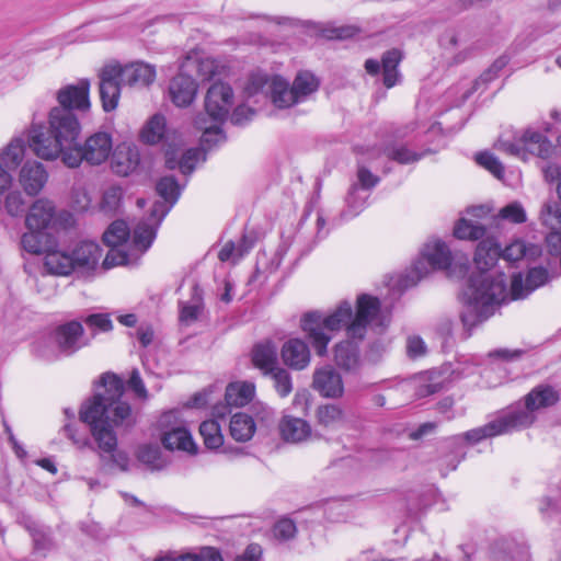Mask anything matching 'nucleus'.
Returning <instances> with one entry per match:
<instances>
[{"label":"nucleus","mask_w":561,"mask_h":561,"mask_svg":"<svg viewBox=\"0 0 561 561\" xmlns=\"http://www.w3.org/2000/svg\"><path fill=\"white\" fill-rule=\"evenodd\" d=\"M539 254L538 245H527L522 240L513 241L503 252L494 238L488 237L479 242L474 254V264L479 274L469 278L463 294L466 305L461 312V321L468 331L491 317L495 308L506 300L505 276L492 271L500 255L508 262H516L523 257H536Z\"/></svg>","instance_id":"nucleus-1"},{"label":"nucleus","mask_w":561,"mask_h":561,"mask_svg":"<svg viewBox=\"0 0 561 561\" xmlns=\"http://www.w3.org/2000/svg\"><path fill=\"white\" fill-rule=\"evenodd\" d=\"M123 393L122 379L114 374H104L100 389L80 410V420L89 425L99 449L106 454H113L117 447L113 426L130 428L136 424L129 403L122 401Z\"/></svg>","instance_id":"nucleus-2"},{"label":"nucleus","mask_w":561,"mask_h":561,"mask_svg":"<svg viewBox=\"0 0 561 561\" xmlns=\"http://www.w3.org/2000/svg\"><path fill=\"white\" fill-rule=\"evenodd\" d=\"M81 126L77 116L66 107H54L49 112L48 127L33 125L27 135L32 151L41 159L54 161L65 157L78 142Z\"/></svg>","instance_id":"nucleus-3"},{"label":"nucleus","mask_w":561,"mask_h":561,"mask_svg":"<svg viewBox=\"0 0 561 561\" xmlns=\"http://www.w3.org/2000/svg\"><path fill=\"white\" fill-rule=\"evenodd\" d=\"M354 318L353 307L348 301H342L331 313L324 316L313 311L306 313L301 319V330L318 356H324L332 333L346 329Z\"/></svg>","instance_id":"nucleus-4"},{"label":"nucleus","mask_w":561,"mask_h":561,"mask_svg":"<svg viewBox=\"0 0 561 561\" xmlns=\"http://www.w3.org/2000/svg\"><path fill=\"white\" fill-rule=\"evenodd\" d=\"M232 103L233 92L229 84L217 81L210 85L205 98V111L211 123L208 125L204 117L195 121L196 127L203 130V147L210 148L225 139L220 124L227 118Z\"/></svg>","instance_id":"nucleus-5"},{"label":"nucleus","mask_w":561,"mask_h":561,"mask_svg":"<svg viewBox=\"0 0 561 561\" xmlns=\"http://www.w3.org/2000/svg\"><path fill=\"white\" fill-rule=\"evenodd\" d=\"M348 327V337L363 340L367 328L381 333L390 323V311L381 308L377 297L360 294L356 299V311Z\"/></svg>","instance_id":"nucleus-6"},{"label":"nucleus","mask_w":561,"mask_h":561,"mask_svg":"<svg viewBox=\"0 0 561 561\" xmlns=\"http://www.w3.org/2000/svg\"><path fill=\"white\" fill-rule=\"evenodd\" d=\"M495 148L524 161L534 157L548 159L553 152V146L548 137L531 128L516 134L512 141L500 138L495 142Z\"/></svg>","instance_id":"nucleus-7"},{"label":"nucleus","mask_w":561,"mask_h":561,"mask_svg":"<svg viewBox=\"0 0 561 561\" xmlns=\"http://www.w3.org/2000/svg\"><path fill=\"white\" fill-rule=\"evenodd\" d=\"M154 238V227L147 221H140L133 232L131 250L126 252L119 247H111L102 263L103 268L108 270L117 265L137 264L140 256L151 247Z\"/></svg>","instance_id":"nucleus-8"},{"label":"nucleus","mask_w":561,"mask_h":561,"mask_svg":"<svg viewBox=\"0 0 561 561\" xmlns=\"http://www.w3.org/2000/svg\"><path fill=\"white\" fill-rule=\"evenodd\" d=\"M112 150L111 135L105 131H98L89 136L83 145L77 142L65 157L64 164L68 168H78L85 161L91 165H100L107 160Z\"/></svg>","instance_id":"nucleus-9"},{"label":"nucleus","mask_w":561,"mask_h":561,"mask_svg":"<svg viewBox=\"0 0 561 561\" xmlns=\"http://www.w3.org/2000/svg\"><path fill=\"white\" fill-rule=\"evenodd\" d=\"M558 400L559 394L552 387L540 385L525 397L524 408H515L506 413L515 431L522 430L535 422L537 411L556 404Z\"/></svg>","instance_id":"nucleus-10"},{"label":"nucleus","mask_w":561,"mask_h":561,"mask_svg":"<svg viewBox=\"0 0 561 561\" xmlns=\"http://www.w3.org/2000/svg\"><path fill=\"white\" fill-rule=\"evenodd\" d=\"M423 256L430 261L435 270H447L450 277L461 278L469 268L467 256H451V252L445 242L440 240L428 241L423 250Z\"/></svg>","instance_id":"nucleus-11"},{"label":"nucleus","mask_w":561,"mask_h":561,"mask_svg":"<svg viewBox=\"0 0 561 561\" xmlns=\"http://www.w3.org/2000/svg\"><path fill=\"white\" fill-rule=\"evenodd\" d=\"M174 417L175 413L171 411L164 413L160 419V424L163 427L161 436L163 447L168 450H182L194 454L197 447L184 423L175 422L173 426H170Z\"/></svg>","instance_id":"nucleus-12"},{"label":"nucleus","mask_w":561,"mask_h":561,"mask_svg":"<svg viewBox=\"0 0 561 561\" xmlns=\"http://www.w3.org/2000/svg\"><path fill=\"white\" fill-rule=\"evenodd\" d=\"M99 77V90L103 110L111 112L117 107L121 96V84L123 82L119 77V65L112 64L104 66Z\"/></svg>","instance_id":"nucleus-13"},{"label":"nucleus","mask_w":561,"mask_h":561,"mask_svg":"<svg viewBox=\"0 0 561 561\" xmlns=\"http://www.w3.org/2000/svg\"><path fill=\"white\" fill-rule=\"evenodd\" d=\"M157 192L164 202L154 203L150 217L146 220L149 225L154 227L156 231L164 216L178 201L180 196V186L173 176H164L158 182Z\"/></svg>","instance_id":"nucleus-14"},{"label":"nucleus","mask_w":561,"mask_h":561,"mask_svg":"<svg viewBox=\"0 0 561 561\" xmlns=\"http://www.w3.org/2000/svg\"><path fill=\"white\" fill-rule=\"evenodd\" d=\"M439 45L451 65L465 62L472 54V46L465 32L446 31L439 38Z\"/></svg>","instance_id":"nucleus-15"},{"label":"nucleus","mask_w":561,"mask_h":561,"mask_svg":"<svg viewBox=\"0 0 561 561\" xmlns=\"http://www.w3.org/2000/svg\"><path fill=\"white\" fill-rule=\"evenodd\" d=\"M82 324L78 321H70L58 327L50 339L59 353L71 355L85 345L82 341Z\"/></svg>","instance_id":"nucleus-16"},{"label":"nucleus","mask_w":561,"mask_h":561,"mask_svg":"<svg viewBox=\"0 0 561 561\" xmlns=\"http://www.w3.org/2000/svg\"><path fill=\"white\" fill-rule=\"evenodd\" d=\"M56 206L51 199L37 198L28 207L25 216V227L27 229H49L56 221Z\"/></svg>","instance_id":"nucleus-17"},{"label":"nucleus","mask_w":561,"mask_h":561,"mask_svg":"<svg viewBox=\"0 0 561 561\" xmlns=\"http://www.w3.org/2000/svg\"><path fill=\"white\" fill-rule=\"evenodd\" d=\"M48 181V172L37 161H27L19 172V183L26 195L36 196L45 187Z\"/></svg>","instance_id":"nucleus-18"},{"label":"nucleus","mask_w":561,"mask_h":561,"mask_svg":"<svg viewBox=\"0 0 561 561\" xmlns=\"http://www.w3.org/2000/svg\"><path fill=\"white\" fill-rule=\"evenodd\" d=\"M90 82L85 79L80 80L77 84H69L61 88L57 92V100L60 104L59 107L78 111H88L90 107L89 101Z\"/></svg>","instance_id":"nucleus-19"},{"label":"nucleus","mask_w":561,"mask_h":561,"mask_svg":"<svg viewBox=\"0 0 561 561\" xmlns=\"http://www.w3.org/2000/svg\"><path fill=\"white\" fill-rule=\"evenodd\" d=\"M549 279L548 271L543 267L530 268L525 284L520 273L512 277L510 296L511 299H523L527 297L536 288L545 285Z\"/></svg>","instance_id":"nucleus-20"},{"label":"nucleus","mask_w":561,"mask_h":561,"mask_svg":"<svg viewBox=\"0 0 561 561\" xmlns=\"http://www.w3.org/2000/svg\"><path fill=\"white\" fill-rule=\"evenodd\" d=\"M197 93V83L187 71L175 76L169 85V94L172 102L180 107L188 106Z\"/></svg>","instance_id":"nucleus-21"},{"label":"nucleus","mask_w":561,"mask_h":561,"mask_svg":"<svg viewBox=\"0 0 561 561\" xmlns=\"http://www.w3.org/2000/svg\"><path fill=\"white\" fill-rule=\"evenodd\" d=\"M312 387L325 398H340L344 392L340 374L330 366L319 368L314 371Z\"/></svg>","instance_id":"nucleus-22"},{"label":"nucleus","mask_w":561,"mask_h":561,"mask_svg":"<svg viewBox=\"0 0 561 561\" xmlns=\"http://www.w3.org/2000/svg\"><path fill=\"white\" fill-rule=\"evenodd\" d=\"M181 69L191 76L194 72L201 80H211L224 71V67L216 59L202 57L197 53L188 54L181 65Z\"/></svg>","instance_id":"nucleus-23"},{"label":"nucleus","mask_w":561,"mask_h":561,"mask_svg":"<svg viewBox=\"0 0 561 561\" xmlns=\"http://www.w3.org/2000/svg\"><path fill=\"white\" fill-rule=\"evenodd\" d=\"M278 428L280 437L291 444L307 442L312 435L311 425L306 420L288 414L282 416Z\"/></svg>","instance_id":"nucleus-24"},{"label":"nucleus","mask_w":561,"mask_h":561,"mask_svg":"<svg viewBox=\"0 0 561 561\" xmlns=\"http://www.w3.org/2000/svg\"><path fill=\"white\" fill-rule=\"evenodd\" d=\"M512 431H515V428L513 427V424L507 413H505L502 416L497 417L496 420L489 422L483 426L470 430L462 434L461 436H458L457 438H463L469 444H477L482 439L501 434H506Z\"/></svg>","instance_id":"nucleus-25"},{"label":"nucleus","mask_w":561,"mask_h":561,"mask_svg":"<svg viewBox=\"0 0 561 561\" xmlns=\"http://www.w3.org/2000/svg\"><path fill=\"white\" fill-rule=\"evenodd\" d=\"M140 156L137 147L122 144L113 152L111 167L121 176L131 174L139 165Z\"/></svg>","instance_id":"nucleus-26"},{"label":"nucleus","mask_w":561,"mask_h":561,"mask_svg":"<svg viewBox=\"0 0 561 561\" xmlns=\"http://www.w3.org/2000/svg\"><path fill=\"white\" fill-rule=\"evenodd\" d=\"M283 362L293 369H305L311 359L308 345L300 339H290L280 350Z\"/></svg>","instance_id":"nucleus-27"},{"label":"nucleus","mask_w":561,"mask_h":561,"mask_svg":"<svg viewBox=\"0 0 561 561\" xmlns=\"http://www.w3.org/2000/svg\"><path fill=\"white\" fill-rule=\"evenodd\" d=\"M119 77L124 84L129 87H147L156 79V70L152 66L144 62H135L122 67L119 65Z\"/></svg>","instance_id":"nucleus-28"},{"label":"nucleus","mask_w":561,"mask_h":561,"mask_svg":"<svg viewBox=\"0 0 561 561\" xmlns=\"http://www.w3.org/2000/svg\"><path fill=\"white\" fill-rule=\"evenodd\" d=\"M44 266L54 275H69L76 270L71 252L53 245L45 250Z\"/></svg>","instance_id":"nucleus-29"},{"label":"nucleus","mask_w":561,"mask_h":561,"mask_svg":"<svg viewBox=\"0 0 561 561\" xmlns=\"http://www.w3.org/2000/svg\"><path fill=\"white\" fill-rule=\"evenodd\" d=\"M75 267L90 271L96 267L102 250L98 243L93 241H81L71 251Z\"/></svg>","instance_id":"nucleus-30"},{"label":"nucleus","mask_w":561,"mask_h":561,"mask_svg":"<svg viewBox=\"0 0 561 561\" xmlns=\"http://www.w3.org/2000/svg\"><path fill=\"white\" fill-rule=\"evenodd\" d=\"M253 365L264 375L271 373L277 365V348L271 341L256 344L252 351Z\"/></svg>","instance_id":"nucleus-31"},{"label":"nucleus","mask_w":561,"mask_h":561,"mask_svg":"<svg viewBox=\"0 0 561 561\" xmlns=\"http://www.w3.org/2000/svg\"><path fill=\"white\" fill-rule=\"evenodd\" d=\"M204 149L201 148H192L186 150L181 159L178 161L174 151H167L165 153V164L169 169L173 170L175 168H180L183 174H190L193 172L195 164L199 161L205 160Z\"/></svg>","instance_id":"nucleus-32"},{"label":"nucleus","mask_w":561,"mask_h":561,"mask_svg":"<svg viewBox=\"0 0 561 561\" xmlns=\"http://www.w3.org/2000/svg\"><path fill=\"white\" fill-rule=\"evenodd\" d=\"M255 386L249 381L231 382L226 388L225 400L228 405L243 407L254 397Z\"/></svg>","instance_id":"nucleus-33"},{"label":"nucleus","mask_w":561,"mask_h":561,"mask_svg":"<svg viewBox=\"0 0 561 561\" xmlns=\"http://www.w3.org/2000/svg\"><path fill=\"white\" fill-rule=\"evenodd\" d=\"M319 88V80L316 76L309 71L299 72L291 85V91L286 93L290 94V98L296 96L298 103L306 100V98L314 93Z\"/></svg>","instance_id":"nucleus-34"},{"label":"nucleus","mask_w":561,"mask_h":561,"mask_svg":"<svg viewBox=\"0 0 561 561\" xmlns=\"http://www.w3.org/2000/svg\"><path fill=\"white\" fill-rule=\"evenodd\" d=\"M230 435L237 442L250 440L256 430L253 419L245 413L234 414L229 424Z\"/></svg>","instance_id":"nucleus-35"},{"label":"nucleus","mask_w":561,"mask_h":561,"mask_svg":"<svg viewBox=\"0 0 561 561\" xmlns=\"http://www.w3.org/2000/svg\"><path fill=\"white\" fill-rule=\"evenodd\" d=\"M445 378L437 371H427L417 376L414 380L415 394L424 398L440 391L444 387Z\"/></svg>","instance_id":"nucleus-36"},{"label":"nucleus","mask_w":561,"mask_h":561,"mask_svg":"<svg viewBox=\"0 0 561 561\" xmlns=\"http://www.w3.org/2000/svg\"><path fill=\"white\" fill-rule=\"evenodd\" d=\"M318 425L324 428H334L345 420V413L341 407L333 403L321 404L314 413Z\"/></svg>","instance_id":"nucleus-37"},{"label":"nucleus","mask_w":561,"mask_h":561,"mask_svg":"<svg viewBox=\"0 0 561 561\" xmlns=\"http://www.w3.org/2000/svg\"><path fill=\"white\" fill-rule=\"evenodd\" d=\"M486 229L479 221L461 217L454 227V236L460 240H483Z\"/></svg>","instance_id":"nucleus-38"},{"label":"nucleus","mask_w":561,"mask_h":561,"mask_svg":"<svg viewBox=\"0 0 561 561\" xmlns=\"http://www.w3.org/2000/svg\"><path fill=\"white\" fill-rule=\"evenodd\" d=\"M402 55L398 49H391L382 55V72H383V84L390 89L394 87L400 80V73L398 66L401 61Z\"/></svg>","instance_id":"nucleus-39"},{"label":"nucleus","mask_w":561,"mask_h":561,"mask_svg":"<svg viewBox=\"0 0 561 561\" xmlns=\"http://www.w3.org/2000/svg\"><path fill=\"white\" fill-rule=\"evenodd\" d=\"M25 151L24 139L16 137L0 153V164L7 169H15L23 160Z\"/></svg>","instance_id":"nucleus-40"},{"label":"nucleus","mask_w":561,"mask_h":561,"mask_svg":"<svg viewBox=\"0 0 561 561\" xmlns=\"http://www.w3.org/2000/svg\"><path fill=\"white\" fill-rule=\"evenodd\" d=\"M334 359L341 368L346 370L355 369L358 365V352L350 341H343L334 347Z\"/></svg>","instance_id":"nucleus-41"},{"label":"nucleus","mask_w":561,"mask_h":561,"mask_svg":"<svg viewBox=\"0 0 561 561\" xmlns=\"http://www.w3.org/2000/svg\"><path fill=\"white\" fill-rule=\"evenodd\" d=\"M271 99L273 104L278 108H287L297 104L296 96L290 98L287 91H291V87L282 78L275 77L270 84Z\"/></svg>","instance_id":"nucleus-42"},{"label":"nucleus","mask_w":561,"mask_h":561,"mask_svg":"<svg viewBox=\"0 0 561 561\" xmlns=\"http://www.w3.org/2000/svg\"><path fill=\"white\" fill-rule=\"evenodd\" d=\"M136 457L140 462L150 467L152 470H161L167 466V462L161 457V451L158 445H140L137 448Z\"/></svg>","instance_id":"nucleus-43"},{"label":"nucleus","mask_w":561,"mask_h":561,"mask_svg":"<svg viewBox=\"0 0 561 561\" xmlns=\"http://www.w3.org/2000/svg\"><path fill=\"white\" fill-rule=\"evenodd\" d=\"M165 133V118L162 115H153L141 130V138L147 144H158Z\"/></svg>","instance_id":"nucleus-44"},{"label":"nucleus","mask_w":561,"mask_h":561,"mask_svg":"<svg viewBox=\"0 0 561 561\" xmlns=\"http://www.w3.org/2000/svg\"><path fill=\"white\" fill-rule=\"evenodd\" d=\"M44 230L41 229H27L21 236V248L30 254H44L48 245L44 244Z\"/></svg>","instance_id":"nucleus-45"},{"label":"nucleus","mask_w":561,"mask_h":561,"mask_svg":"<svg viewBox=\"0 0 561 561\" xmlns=\"http://www.w3.org/2000/svg\"><path fill=\"white\" fill-rule=\"evenodd\" d=\"M199 433L207 448L215 449L220 447L224 443L220 426L215 420L204 421L199 425Z\"/></svg>","instance_id":"nucleus-46"},{"label":"nucleus","mask_w":561,"mask_h":561,"mask_svg":"<svg viewBox=\"0 0 561 561\" xmlns=\"http://www.w3.org/2000/svg\"><path fill=\"white\" fill-rule=\"evenodd\" d=\"M129 237V228L124 220H116L103 233V241L108 247H119Z\"/></svg>","instance_id":"nucleus-47"},{"label":"nucleus","mask_w":561,"mask_h":561,"mask_svg":"<svg viewBox=\"0 0 561 561\" xmlns=\"http://www.w3.org/2000/svg\"><path fill=\"white\" fill-rule=\"evenodd\" d=\"M123 191L119 186L106 188L100 202V210L105 215H115L122 205Z\"/></svg>","instance_id":"nucleus-48"},{"label":"nucleus","mask_w":561,"mask_h":561,"mask_svg":"<svg viewBox=\"0 0 561 561\" xmlns=\"http://www.w3.org/2000/svg\"><path fill=\"white\" fill-rule=\"evenodd\" d=\"M252 247V242L248 241L247 237H242L238 244L228 241L219 251L218 257L221 262L229 260L237 261L241 259Z\"/></svg>","instance_id":"nucleus-49"},{"label":"nucleus","mask_w":561,"mask_h":561,"mask_svg":"<svg viewBox=\"0 0 561 561\" xmlns=\"http://www.w3.org/2000/svg\"><path fill=\"white\" fill-rule=\"evenodd\" d=\"M267 375L274 380V387L280 397L285 398L293 391L291 377L286 369L282 367L274 368Z\"/></svg>","instance_id":"nucleus-50"},{"label":"nucleus","mask_w":561,"mask_h":561,"mask_svg":"<svg viewBox=\"0 0 561 561\" xmlns=\"http://www.w3.org/2000/svg\"><path fill=\"white\" fill-rule=\"evenodd\" d=\"M540 220L547 227L556 229L561 225V205L557 202H547L540 211Z\"/></svg>","instance_id":"nucleus-51"},{"label":"nucleus","mask_w":561,"mask_h":561,"mask_svg":"<svg viewBox=\"0 0 561 561\" xmlns=\"http://www.w3.org/2000/svg\"><path fill=\"white\" fill-rule=\"evenodd\" d=\"M367 198L368 194L360 193L357 187V184H353L346 197L348 215H358L365 208Z\"/></svg>","instance_id":"nucleus-52"},{"label":"nucleus","mask_w":561,"mask_h":561,"mask_svg":"<svg viewBox=\"0 0 561 561\" xmlns=\"http://www.w3.org/2000/svg\"><path fill=\"white\" fill-rule=\"evenodd\" d=\"M433 271L436 270L432 267L430 261L426 260L421 253L420 257L413 263L411 270L409 271L407 278L411 285H415L417 282L430 275Z\"/></svg>","instance_id":"nucleus-53"},{"label":"nucleus","mask_w":561,"mask_h":561,"mask_svg":"<svg viewBox=\"0 0 561 561\" xmlns=\"http://www.w3.org/2000/svg\"><path fill=\"white\" fill-rule=\"evenodd\" d=\"M387 158L401 164L412 163L421 159L423 154L411 151L404 146L388 148L383 151Z\"/></svg>","instance_id":"nucleus-54"},{"label":"nucleus","mask_w":561,"mask_h":561,"mask_svg":"<svg viewBox=\"0 0 561 561\" xmlns=\"http://www.w3.org/2000/svg\"><path fill=\"white\" fill-rule=\"evenodd\" d=\"M499 217L513 224H523L527 220L526 211L518 202H513L501 208Z\"/></svg>","instance_id":"nucleus-55"},{"label":"nucleus","mask_w":561,"mask_h":561,"mask_svg":"<svg viewBox=\"0 0 561 561\" xmlns=\"http://www.w3.org/2000/svg\"><path fill=\"white\" fill-rule=\"evenodd\" d=\"M26 203L20 191L10 192L4 198V209L11 217H18L25 210Z\"/></svg>","instance_id":"nucleus-56"},{"label":"nucleus","mask_w":561,"mask_h":561,"mask_svg":"<svg viewBox=\"0 0 561 561\" xmlns=\"http://www.w3.org/2000/svg\"><path fill=\"white\" fill-rule=\"evenodd\" d=\"M477 162L489 170L496 178H501L504 173V168L499 159L490 152H481L476 157Z\"/></svg>","instance_id":"nucleus-57"},{"label":"nucleus","mask_w":561,"mask_h":561,"mask_svg":"<svg viewBox=\"0 0 561 561\" xmlns=\"http://www.w3.org/2000/svg\"><path fill=\"white\" fill-rule=\"evenodd\" d=\"M70 199L71 206L77 211L87 210L91 204V197L87 188L81 185L72 187Z\"/></svg>","instance_id":"nucleus-58"},{"label":"nucleus","mask_w":561,"mask_h":561,"mask_svg":"<svg viewBox=\"0 0 561 561\" xmlns=\"http://www.w3.org/2000/svg\"><path fill=\"white\" fill-rule=\"evenodd\" d=\"M297 531L295 523L289 518L278 520L273 528V534L277 539L289 540L295 537Z\"/></svg>","instance_id":"nucleus-59"},{"label":"nucleus","mask_w":561,"mask_h":561,"mask_svg":"<svg viewBox=\"0 0 561 561\" xmlns=\"http://www.w3.org/2000/svg\"><path fill=\"white\" fill-rule=\"evenodd\" d=\"M379 183V178L373 174L366 167L359 165L357 170V187L363 191H368Z\"/></svg>","instance_id":"nucleus-60"},{"label":"nucleus","mask_w":561,"mask_h":561,"mask_svg":"<svg viewBox=\"0 0 561 561\" xmlns=\"http://www.w3.org/2000/svg\"><path fill=\"white\" fill-rule=\"evenodd\" d=\"M293 408L302 415H308L311 407V394L306 389L298 390L293 398Z\"/></svg>","instance_id":"nucleus-61"},{"label":"nucleus","mask_w":561,"mask_h":561,"mask_svg":"<svg viewBox=\"0 0 561 561\" xmlns=\"http://www.w3.org/2000/svg\"><path fill=\"white\" fill-rule=\"evenodd\" d=\"M202 312L201 301H196L192 305H182L180 311V320L183 323L190 324L196 321Z\"/></svg>","instance_id":"nucleus-62"},{"label":"nucleus","mask_w":561,"mask_h":561,"mask_svg":"<svg viewBox=\"0 0 561 561\" xmlns=\"http://www.w3.org/2000/svg\"><path fill=\"white\" fill-rule=\"evenodd\" d=\"M186 561H224L219 551L211 547L203 548L198 553H186Z\"/></svg>","instance_id":"nucleus-63"},{"label":"nucleus","mask_w":561,"mask_h":561,"mask_svg":"<svg viewBox=\"0 0 561 561\" xmlns=\"http://www.w3.org/2000/svg\"><path fill=\"white\" fill-rule=\"evenodd\" d=\"M84 321L90 328H95L102 332H107L113 328L112 321L106 314H91Z\"/></svg>","instance_id":"nucleus-64"}]
</instances>
